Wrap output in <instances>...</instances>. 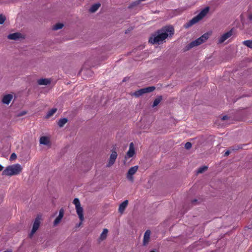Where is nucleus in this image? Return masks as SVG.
<instances>
[{"label": "nucleus", "mask_w": 252, "mask_h": 252, "mask_svg": "<svg viewBox=\"0 0 252 252\" xmlns=\"http://www.w3.org/2000/svg\"><path fill=\"white\" fill-rule=\"evenodd\" d=\"M174 34V29L171 26L165 27L153 34L149 38V42L160 44L163 43L167 37Z\"/></svg>", "instance_id": "nucleus-1"}, {"label": "nucleus", "mask_w": 252, "mask_h": 252, "mask_svg": "<svg viewBox=\"0 0 252 252\" xmlns=\"http://www.w3.org/2000/svg\"><path fill=\"white\" fill-rule=\"evenodd\" d=\"M22 166L18 163L7 166L2 171V175L12 176L19 174L22 171Z\"/></svg>", "instance_id": "nucleus-2"}, {"label": "nucleus", "mask_w": 252, "mask_h": 252, "mask_svg": "<svg viewBox=\"0 0 252 252\" xmlns=\"http://www.w3.org/2000/svg\"><path fill=\"white\" fill-rule=\"evenodd\" d=\"M211 32H206L202 35L199 38L190 42L187 46V49H189L192 48L195 46H198L202 43L206 41L209 36H210Z\"/></svg>", "instance_id": "nucleus-3"}, {"label": "nucleus", "mask_w": 252, "mask_h": 252, "mask_svg": "<svg viewBox=\"0 0 252 252\" xmlns=\"http://www.w3.org/2000/svg\"><path fill=\"white\" fill-rule=\"evenodd\" d=\"M209 10V8L208 7H206L203 9L197 16L194 17L189 22L188 24L187 27L192 25L202 19L208 13Z\"/></svg>", "instance_id": "nucleus-4"}, {"label": "nucleus", "mask_w": 252, "mask_h": 252, "mask_svg": "<svg viewBox=\"0 0 252 252\" xmlns=\"http://www.w3.org/2000/svg\"><path fill=\"white\" fill-rule=\"evenodd\" d=\"M73 203L75 205L76 213L80 220L78 225V226H80L84 220L83 209L81 206L79 200L78 198H75L73 200Z\"/></svg>", "instance_id": "nucleus-5"}, {"label": "nucleus", "mask_w": 252, "mask_h": 252, "mask_svg": "<svg viewBox=\"0 0 252 252\" xmlns=\"http://www.w3.org/2000/svg\"><path fill=\"white\" fill-rule=\"evenodd\" d=\"M41 220V216L38 215L35 218L34 221L33 222L32 228L31 233L30 234V237H32V235L34 234V233L37 231L38 229L40 224V221Z\"/></svg>", "instance_id": "nucleus-6"}, {"label": "nucleus", "mask_w": 252, "mask_h": 252, "mask_svg": "<svg viewBox=\"0 0 252 252\" xmlns=\"http://www.w3.org/2000/svg\"><path fill=\"white\" fill-rule=\"evenodd\" d=\"M155 88L154 87H149L143 88V89H140L137 91H135L133 93V95H135V96L138 97V96H139L142 95L144 94L151 92L155 90Z\"/></svg>", "instance_id": "nucleus-7"}, {"label": "nucleus", "mask_w": 252, "mask_h": 252, "mask_svg": "<svg viewBox=\"0 0 252 252\" xmlns=\"http://www.w3.org/2000/svg\"><path fill=\"white\" fill-rule=\"evenodd\" d=\"M138 168V166L137 165L134 166L130 168L126 175V177L128 179V180H129L130 181H133V178L132 176L137 172Z\"/></svg>", "instance_id": "nucleus-8"}, {"label": "nucleus", "mask_w": 252, "mask_h": 252, "mask_svg": "<svg viewBox=\"0 0 252 252\" xmlns=\"http://www.w3.org/2000/svg\"><path fill=\"white\" fill-rule=\"evenodd\" d=\"M233 34L232 30H230L227 32L223 34L218 39L219 43H222L226 40L230 38Z\"/></svg>", "instance_id": "nucleus-9"}, {"label": "nucleus", "mask_w": 252, "mask_h": 252, "mask_svg": "<svg viewBox=\"0 0 252 252\" xmlns=\"http://www.w3.org/2000/svg\"><path fill=\"white\" fill-rule=\"evenodd\" d=\"M117 153L116 151H112L110 155L108 163L107 164V167H109L115 163V160L117 158Z\"/></svg>", "instance_id": "nucleus-10"}, {"label": "nucleus", "mask_w": 252, "mask_h": 252, "mask_svg": "<svg viewBox=\"0 0 252 252\" xmlns=\"http://www.w3.org/2000/svg\"><path fill=\"white\" fill-rule=\"evenodd\" d=\"M135 154V150L134 144L133 143H130L129 144L128 151L127 152L126 156L125 157L126 158H130L132 157Z\"/></svg>", "instance_id": "nucleus-11"}, {"label": "nucleus", "mask_w": 252, "mask_h": 252, "mask_svg": "<svg viewBox=\"0 0 252 252\" xmlns=\"http://www.w3.org/2000/svg\"><path fill=\"white\" fill-rule=\"evenodd\" d=\"M108 230L107 228H104L101 233L98 239V242H101L105 240L108 236Z\"/></svg>", "instance_id": "nucleus-12"}, {"label": "nucleus", "mask_w": 252, "mask_h": 252, "mask_svg": "<svg viewBox=\"0 0 252 252\" xmlns=\"http://www.w3.org/2000/svg\"><path fill=\"white\" fill-rule=\"evenodd\" d=\"M63 213H64L63 210V209H60V210L59 211V214L58 216L57 217V218L55 219V220L54 222V224L55 226L57 225L58 224H59L61 220H62V218H63Z\"/></svg>", "instance_id": "nucleus-13"}, {"label": "nucleus", "mask_w": 252, "mask_h": 252, "mask_svg": "<svg viewBox=\"0 0 252 252\" xmlns=\"http://www.w3.org/2000/svg\"><path fill=\"white\" fill-rule=\"evenodd\" d=\"M13 98V95L10 94H6L3 97L2 101L4 104H9Z\"/></svg>", "instance_id": "nucleus-14"}, {"label": "nucleus", "mask_w": 252, "mask_h": 252, "mask_svg": "<svg viewBox=\"0 0 252 252\" xmlns=\"http://www.w3.org/2000/svg\"><path fill=\"white\" fill-rule=\"evenodd\" d=\"M127 205H128V201L127 200H125L123 202H122L119 205V212L121 214H123L124 212V211H125Z\"/></svg>", "instance_id": "nucleus-15"}, {"label": "nucleus", "mask_w": 252, "mask_h": 252, "mask_svg": "<svg viewBox=\"0 0 252 252\" xmlns=\"http://www.w3.org/2000/svg\"><path fill=\"white\" fill-rule=\"evenodd\" d=\"M151 232L150 230H146L144 233L143 238V244L146 245L149 241L150 237Z\"/></svg>", "instance_id": "nucleus-16"}, {"label": "nucleus", "mask_w": 252, "mask_h": 252, "mask_svg": "<svg viewBox=\"0 0 252 252\" xmlns=\"http://www.w3.org/2000/svg\"><path fill=\"white\" fill-rule=\"evenodd\" d=\"M21 37V34L19 32H15L8 35V38L11 40H16Z\"/></svg>", "instance_id": "nucleus-17"}, {"label": "nucleus", "mask_w": 252, "mask_h": 252, "mask_svg": "<svg viewBox=\"0 0 252 252\" xmlns=\"http://www.w3.org/2000/svg\"><path fill=\"white\" fill-rule=\"evenodd\" d=\"M39 142L41 144L48 145L50 144L49 138L47 136H42L40 138Z\"/></svg>", "instance_id": "nucleus-18"}, {"label": "nucleus", "mask_w": 252, "mask_h": 252, "mask_svg": "<svg viewBox=\"0 0 252 252\" xmlns=\"http://www.w3.org/2000/svg\"><path fill=\"white\" fill-rule=\"evenodd\" d=\"M51 82V81L49 79L46 78H42L38 79L37 81V83L40 85H47L49 84Z\"/></svg>", "instance_id": "nucleus-19"}, {"label": "nucleus", "mask_w": 252, "mask_h": 252, "mask_svg": "<svg viewBox=\"0 0 252 252\" xmlns=\"http://www.w3.org/2000/svg\"><path fill=\"white\" fill-rule=\"evenodd\" d=\"M101 4L99 3H96L93 4L90 8V11L94 13L95 12L100 6Z\"/></svg>", "instance_id": "nucleus-20"}, {"label": "nucleus", "mask_w": 252, "mask_h": 252, "mask_svg": "<svg viewBox=\"0 0 252 252\" xmlns=\"http://www.w3.org/2000/svg\"><path fill=\"white\" fill-rule=\"evenodd\" d=\"M57 111L56 108H53L51 110H50L48 113H47L46 118H49L51 116H52Z\"/></svg>", "instance_id": "nucleus-21"}, {"label": "nucleus", "mask_w": 252, "mask_h": 252, "mask_svg": "<svg viewBox=\"0 0 252 252\" xmlns=\"http://www.w3.org/2000/svg\"><path fill=\"white\" fill-rule=\"evenodd\" d=\"M67 122L66 118L61 119L58 122V125L60 127H63Z\"/></svg>", "instance_id": "nucleus-22"}, {"label": "nucleus", "mask_w": 252, "mask_h": 252, "mask_svg": "<svg viewBox=\"0 0 252 252\" xmlns=\"http://www.w3.org/2000/svg\"><path fill=\"white\" fill-rule=\"evenodd\" d=\"M63 26V25L62 23H58L54 26L53 29L54 30H58L62 29Z\"/></svg>", "instance_id": "nucleus-23"}, {"label": "nucleus", "mask_w": 252, "mask_h": 252, "mask_svg": "<svg viewBox=\"0 0 252 252\" xmlns=\"http://www.w3.org/2000/svg\"><path fill=\"white\" fill-rule=\"evenodd\" d=\"M243 43L247 47L252 48V40H245Z\"/></svg>", "instance_id": "nucleus-24"}, {"label": "nucleus", "mask_w": 252, "mask_h": 252, "mask_svg": "<svg viewBox=\"0 0 252 252\" xmlns=\"http://www.w3.org/2000/svg\"><path fill=\"white\" fill-rule=\"evenodd\" d=\"M161 100V97L160 96L157 98L154 101L153 107H155L157 106Z\"/></svg>", "instance_id": "nucleus-25"}, {"label": "nucleus", "mask_w": 252, "mask_h": 252, "mask_svg": "<svg viewBox=\"0 0 252 252\" xmlns=\"http://www.w3.org/2000/svg\"><path fill=\"white\" fill-rule=\"evenodd\" d=\"M207 167L205 166L200 167L197 173H201L207 169Z\"/></svg>", "instance_id": "nucleus-26"}, {"label": "nucleus", "mask_w": 252, "mask_h": 252, "mask_svg": "<svg viewBox=\"0 0 252 252\" xmlns=\"http://www.w3.org/2000/svg\"><path fill=\"white\" fill-rule=\"evenodd\" d=\"M17 158V156L15 153H12L9 158V160L11 161H13L15 160Z\"/></svg>", "instance_id": "nucleus-27"}, {"label": "nucleus", "mask_w": 252, "mask_h": 252, "mask_svg": "<svg viewBox=\"0 0 252 252\" xmlns=\"http://www.w3.org/2000/svg\"><path fill=\"white\" fill-rule=\"evenodd\" d=\"M5 20V17L2 15H0V24H2Z\"/></svg>", "instance_id": "nucleus-28"}, {"label": "nucleus", "mask_w": 252, "mask_h": 252, "mask_svg": "<svg viewBox=\"0 0 252 252\" xmlns=\"http://www.w3.org/2000/svg\"><path fill=\"white\" fill-rule=\"evenodd\" d=\"M185 147L187 149H189L191 147V144L190 142H187L185 144Z\"/></svg>", "instance_id": "nucleus-29"}, {"label": "nucleus", "mask_w": 252, "mask_h": 252, "mask_svg": "<svg viewBox=\"0 0 252 252\" xmlns=\"http://www.w3.org/2000/svg\"><path fill=\"white\" fill-rule=\"evenodd\" d=\"M230 154V151H227L225 152L224 153V156H227L229 155Z\"/></svg>", "instance_id": "nucleus-30"}, {"label": "nucleus", "mask_w": 252, "mask_h": 252, "mask_svg": "<svg viewBox=\"0 0 252 252\" xmlns=\"http://www.w3.org/2000/svg\"><path fill=\"white\" fill-rule=\"evenodd\" d=\"M228 118V117L227 116H224L222 117V119L221 120H227Z\"/></svg>", "instance_id": "nucleus-31"}, {"label": "nucleus", "mask_w": 252, "mask_h": 252, "mask_svg": "<svg viewBox=\"0 0 252 252\" xmlns=\"http://www.w3.org/2000/svg\"><path fill=\"white\" fill-rule=\"evenodd\" d=\"M3 169V167L1 164H0V171H2Z\"/></svg>", "instance_id": "nucleus-32"}, {"label": "nucleus", "mask_w": 252, "mask_h": 252, "mask_svg": "<svg viewBox=\"0 0 252 252\" xmlns=\"http://www.w3.org/2000/svg\"><path fill=\"white\" fill-rule=\"evenodd\" d=\"M250 19H252V14L251 15H250Z\"/></svg>", "instance_id": "nucleus-33"}, {"label": "nucleus", "mask_w": 252, "mask_h": 252, "mask_svg": "<svg viewBox=\"0 0 252 252\" xmlns=\"http://www.w3.org/2000/svg\"><path fill=\"white\" fill-rule=\"evenodd\" d=\"M150 252H155V251H151Z\"/></svg>", "instance_id": "nucleus-34"}]
</instances>
